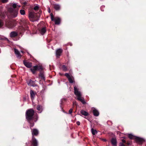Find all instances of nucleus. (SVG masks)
<instances>
[{
	"instance_id": "1",
	"label": "nucleus",
	"mask_w": 146,
	"mask_h": 146,
	"mask_svg": "<svg viewBox=\"0 0 146 146\" xmlns=\"http://www.w3.org/2000/svg\"><path fill=\"white\" fill-rule=\"evenodd\" d=\"M34 114V111L32 109L28 110L26 112V118L29 122L30 124V127H33L34 125V123L33 122L32 123L30 122V121L33 119V116Z\"/></svg>"
},
{
	"instance_id": "2",
	"label": "nucleus",
	"mask_w": 146,
	"mask_h": 146,
	"mask_svg": "<svg viewBox=\"0 0 146 146\" xmlns=\"http://www.w3.org/2000/svg\"><path fill=\"white\" fill-rule=\"evenodd\" d=\"M74 93L75 94L77 97V100L80 101L83 104H84L86 102L83 98L81 97L82 94L80 92L78 91V89L75 86L74 87Z\"/></svg>"
},
{
	"instance_id": "3",
	"label": "nucleus",
	"mask_w": 146,
	"mask_h": 146,
	"mask_svg": "<svg viewBox=\"0 0 146 146\" xmlns=\"http://www.w3.org/2000/svg\"><path fill=\"white\" fill-rule=\"evenodd\" d=\"M29 17L30 20L33 22L37 21L39 20L38 17L33 12H30L29 14Z\"/></svg>"
},
{
	"instance_id": "4",
	"label": "nucleus",
	"mask_w": 146,
	"mask_h": 146,
	"mask_svg": "<svg viewBox=\"0 0 146 146\" xmlns=\"http://www.w3.org/2000/svg\"><path fill=\"white\" fill-rule=\"evenodd\" d=\"M128 135L130 139H132L133 138H135L136 141L140 143H141L144 141L143 139L140 137H135L131 134H128Z\"/></svg>"
},
{
	"instance_id": "5",
	"label": "nucleus",
	"mask_w": 146,
	"mask_h": 146,
	"mask_svg": "<svg viewBox=\"0 0 146 146\" xmlns=\"http://www.w3.org/2000/svg\"><path fill=\"white\" fill-rule=\"evenodd\" d=\"M42 69V67L41 66H35L31 69V70L33 74H35L36 70H41Z\"/></svg>"
},
{
	"instance_id": "6",
	"label": "nucleus",
	"mask_w": 146,
	"mask_h": 146,
	"mask_svg": "<svg viewBox=\"0 0 146 146\" xmlns=\"http://www.w3.org/2000/svg\"><path fill=\"white\" fill-rule=\"evenodd\" d=\"M50 17L52 21H54L55 24L58 25L60 24V20L59 18L56 17L54 19L52 13L50 14Z\"/></svg>"
},
{
	"instance_id": "7",
	"label": "nucleus",
	"mask_w": 146,
	"mask_h": 146,
	"mask_svg": "<svg viewBox=\"0 0 146 146\" xmlns=\"http://www.w3.org/2000/svg\"><path fill=\"white\" fill-rule=\"evenodd\" d=\"M62 52V50L61 48L57 49L56 50V55L57 58H59Z\"/></svg>"
},
{
	"instance_id": "8",
	"label": "nucleus",
	"mask_w": 146,
	"mask_h": 146,
	"mask_svg": "<svg viewBox=\"0 0 146 146\" xmlns=\"http://www.w3.org/2000/svg\"><path fill=\"white\" fill-rule=\"evenodd\" d=\"M65 76L67 78L70 83H73L74 81L73 80V77L71 76L68 73H66Z\"/></svg>"
},
{
	"instance_id": "9",
	"label": "nucleus",
	"mask_w": 146,
	"mask_h": 146,
	"mask_svg": "<svg viewBox=\"0 0 146 146\" xmlns=\"http://www.w3.org/2000/svg\"><path fill=\"white\" fill-rule=\"evenodd\" d=\"M92 110L93 114L94 116H97L99 115V112L95 108H92Z\"/></svg>"
},
{
	"instance_id": "10",
	"label": "nucleus",
	"mask_w": 146,
	"mask_h": 146,
	"mask_svg": "<svg viewBox=\"0 0 146 146\" xmlns=\"http://www.w3.org/2000/svg\"><path fill=\"white\" fill-rule=\"evenodd\" d=\"M31 145L33 146H37L38 142L36 139L33 136Z\"/></svg>"
},
{
	"instance_id": "11",
	"label": "nucleus",
	"mask_w": 146,
	"mask_h": 146,
	"mask_svg": "<svg viewBox=\"0 0 146 146\" xmlns=\"http://www.w3.org/2000/svg\"><path fill=\"white\" fill-rule=\"evenodd\" d=\"M15 53L17 57L18 58H20L21 55L20 54L19 50L15 48H14Z\"/></svg>"
},
{
	"instance_id": "12",
	"label": "nucleus",
	"mask_w": 146,
	"mask_h": 146,
	"mask_svg": "<svg viewBox=\"0 0 146 146\" xmlns=\"http://www.w3.org/2000/svg\"><path fill=\"white\" fill-rule=\"evenodd\" d=\"M27 83L30 86L35 87L36 86L35 84V82L31 80L27 81Z\"/></svg>"
},
{
	"instance_id": "13",
	"label": "nucleus",
	"mask_w": 146,
	"mask_h": 146,
	"mask_svg": "<svg viewBox=\"0 0 146 146\" xmlns=\"http://www.w3.org/2000/svg\"><path fill=\"white\" fill-rule=\"evenodd\" d=\"M18 9L13 10L12 12V15L14 17H16L18 15Z\"/></svg>"
},
{
	"instance_id": "14",
	"label": "nucleus",
	"mask_w": 146,
	"mask_h": 146,
	"mask_svg": "<svg viewBox=\"0 0 146 146\" xmlns=\"http://www.w3.org/2000/svg\"><path fill=\"white\" fill-rule=\"evenodd\" d=\"M23 63L25 66L27 68H29L32 66V63L31 62L24 61Z\"/></svg>"
},
{
	"instance_id": "15",
	"label": "nucleus",
	"mask_w": 146,
	"mask_h": 146,
	"mask_svg": "<svg viewBox=\"0 0 146 146\" xmlns=\"http://www.w3.org/2000/svg\"><path fill=\"white\" fill-rule=\"evenodd\" d=\"M46 31V28L45 27H42L40 30V32L42 35H43Z\"/></svg>"
},
{
	"instance_id": "16",
	"label": "nucleus",
	"mask_w": 146,
	"mask_h": 146,
	"mask_svg": "<svg viewBox=\"0 0 146 146\" xmlns=\"http://www.w3.org/2000/svg\"><path fill=\"white\" fill-rule=\"evenodd\" d=\"M17 35V33L15 31H13L11 32L10 34V35L11 37H14Z\"/></svg>"
},
{
	"instance_id": "17",
	"label": "nucleus",
	"mask_w": 146,
	"mask_h": 146,
	"mask_svg": "<svg viewBox=\"0 0 146 146\" xmlns=\"http://www.w3.org/2000/svg\"><path fill=\"white\" fill-rule=\"evenodd\" d=\"M36 109L38 111V113H41L42 111V106L40 105H38L36 107Z\"/></svg>"
},
{
	"instance_id": "18",
	"label": "nucleus",
	"mask_w": 146,
	"mask_h": 146,
	"mask_svg": "<svg viewBox=\"0 0 146 146\" xmlns=\"http://www.w3.org/2000/svg\"><path fill=\"white\" fill-rule=\"evenodd\" d=\"M15 25L13 22H11L8 23L7 25L8 28H12L15 27Z\"/></svg>"
},
{
	"instance_id": "19",
	"label": "nucleus",
	"mask_w": 146,
	"mask_h": 146,
	"mask_svg": "<svg viewBox=\"0 0 146 146\" xmlns=\"http://www.w3.org/2000/svg\"><path fill=\"white\" fill-rule=\"evenodd\" d=\"M32 133L33 135H36L38 134V131L37 129H33L32 131Z\"/></svg>"
},
{
	"instance_id": "20",
	"label": "nucleus",
	"mask_w": 146,
	"mask_h": 146,
	"mask_svg": "<svg viewBox=\"0 0 146 146\" xmlns=\"http://www.w3.org/2000/svg\"><path fill=\"white\" fill-rule=\"evenodd\" d=\"M30 94L31 95V97L32 100H33L35 96V94L34 93V92L32 90H31L30 91Z\"/></svg>"
},
{
	"instance_id": "21",
	"label": "nucleus",
	"mask_w": 146,
	"mask_h": 146,
	"mask_svg": "<svg viewBox=\"0 0 146 146\" xmlns=\"http://www.w3.org/2000/svg\"><path fill=\"white\" fill-rule=\"evenodd\" d=\"M12 7L13 8V10L16 9H19V8L20 7V6L18 5L17 3H15L13 4Z\"/></svg>"
},
{
	"instance_id": "22",
	"label": "nucleus",
	"mask_w": 146,
	"mask_h": 146,
	"mask_svg": "<svg viewBox=\"0 0 146 146\" xmlns=\"http://www.w3.org/2000/svg\"><path fill=\"white\" fill-rule=\"evenodd\" d=\"M54 8L55 10H58L60 9V7L59 4H55L54 5Z\"/></svg>"
},
{
	"instance_id": "23",
	"label": "nucleus",
	"mask_w": 146,
	"mask_h": 146,
	"mask_svg": "<svg viewBox=\"0 0 146 146\" xmlns=\"http://www.w3.org/2000/svg\"><path fill=\"white\" fill-rule=\"evenodd\" d=\"M111 142L112 144L114 145L115 146L117 144V141L116 139L115 138H112L111 140Z\"/></svg>"
},
{
	"instance_id": "24",
	"label": "nucleus",
	"mask_w": 146,
	"mask_h": 146,
	"mask_svg": "<svg viewBox=\"0 0 146 146\" xmlns=\"http://www.w3.org/2000/svg\"><path fill=\"white\" fill-rule=\"evenodd\" d=\"M80 112L82 115L85 116H87L88 115V112L84 110H81Z\"/></svg>"
},
{
	"instance_id": "25",
	"label": "nucleus",
	"mask_w": 146,
	"mask_h": 146,
	"mask_svg": "<svg viewBox=\"0 0 146 146\" xmlns=\"http://www.w3.org/2000/svg\"><path fill=\"white\" fill-rule=\"evenodd\" d=\"M91 132L93 135H95L97 133V131L96 130L94 129L93 128L91 129Z\"/></svg>"
},
{
	"instance_id": "26",
	"label": "nucleus",
	"mask_w": 146,
	"mask_h": 146,
	"mask_svg": "<svg viewBox=\"0 0 146 146\" xmlns=\"http://www.w3.org/2000/svg\"><path fill=\"white\" fill-rule=\"evenodd\" d=\"M62 70L64 71H66L67 70V68L65 65H62Z\"/></svg>"
},
{
	"instance_id": "27",
	"label": "nucleus",
	"mask_w": 146,
	"mask_h": 146,
	"mask_svg": "<svg viewBox=\"0 0 146 146\" xmlns=\"http://www.w3.org/2000/svg\"><path fill=\"white\" fill-rule=\"evenodd\" d=\"M20 13L21 15H25V12L24 10L21 9L20 10Z\"/></svg>"
},
{
	"instance_id": "28",
	"label": "nucleus",
	"mask_w": 146,
	"mask_h": 146,
	"mask_svg": "<svg viewBox=\"0 0 146 146\" xmlns=\"http://www.w3.org/2000/svg\"><path fill=\"white\" fill-rule=\"evenodd\" d=\"M39 76L42 79L44 80V75L42 73H40V74Z\"/></svg>"
},
{
	"instance_id": "29",
	"label": "nucleus",
	"mask_w": 146,
	"mask_h": 146,
	"mask_svg": "<svg viewBox=\"0 0 146 146\" xmlns=\"http://www.w3.org/2000/svg\"><path fill=\"white\" fill-rule=\"evenodd\" d=\"M38 7L37 6H35L34 8V9L35 10H37L38 9Z\"/></svg>"
},
{
	"instance_id": "30",
	"label": "nucleus",
	"mask_w": 146,
	"mask_h": 146,
	"mask_svg": "<svg viewBox=\"0 0 146 146\" xmlns=\"http://www.w3.org/2000/svg\"><path fill=\"white\" fill-rule=\"evenodd\" d=\"M73 109L72 108H71L70 109V110H69V114H71V113H72Z\"/></svg>"
},
{
	"instance_id": "31",
	"label": "nucleus",
	"mask_w": 146,
	"mask_h": 146,
	"mask_svg": "<svg viewBox=\"0 0 146 146\" xmlns=\"http://www.w3.org/2000/svg\"><path fill=\"white\" fill-rule=\"evenodd\" d=\"M1 1L3 3H6L8 2V0H1Z\"/></svg>"
},
{
	"instance_id": "32",
	"label": "nucleus",
	"mask_w": 146,
	"mask_h": 146,
	"mask_svg": "<svg viewBox=\"0 0 146 146\" xmlns=\"http://www.w3.org/2000/svg\"><path fill=\"white\" fill-rule=\"evenodd\" d=\"M3 25V23L2 21L0 20V27H1Z\"/></svg>"
},
{
	"instance_id": "33",
	"label": "nucleus",
	"mask_w": 146,
	"mask_h": 146,
	"mask_svg": "<svg viewBox=\"0 0 146 146\" xmlns=\"http://www.w3.org/2000/svg\"><path fill=\"white\" fill-rule=\"evenodd\" d=\"M119 146H125L123 143H120Z\"/></svg>"
},
{
	"instance_id": "34",
	"label": "nucleus",
	"mask_w": 146,
	"mask_h": 146,
	"mask_svg": "<svg viewBox=\"0 0 146 146\" xmlns=\"http://www.w3.org/2000/svg\"><path fill=\"white\" fill-rule=\"evenodd\" d=\"M105 7V6H102L101 7V9L102 11H103L104 10H102V8H104Z\"/></svg>"
},
{
	"instance_id": "35",
	"label": "nucleus",
	"mask_w": 146,
	"mask_h": 146,
	"mask_svg": "<svg viewBox=\"0 0 146 146\" xmlns=\"http://www.w3.org/2000/svg\"><path fill=\"white\" fill-rule=\"evenodd\" d=\"M73 105H76V103L75 101H73Z\"/></svg>"
},
{
	"instance_id": "36",
	"label": "nucleus",
	"mask_w": 146,
	"mask_h": 146,
	"mask_svg": "<svg viewBox=\"0 0 146 146\" xmlns=\"http://www.w3.org/2000/svg\"><path fill=\"white\" fill-rule=\"evenodd\" d=\"M76 123L78 125H79L80 124V122L78 121Z\"/></svg>"
},
{
	"instance_id": "37",
	"label": "nucleus",
	"mask_w": 146,
	"mask_h": 146,
	"mask_svg": "<svg viewBox=\"0 0 146 146\" xmlns=\"http://www.w3.org/2000/svg\"><path fill=\"white\" fill-rule=\"evenodd\" d=\"M48 12L49 13L50 12V8H48Z\"/></svg>"
},
{
	"instance_id": "38",
	"label": "nucleus",
	"mask_w": 146,
	"mask_h": 146,
	"mask_svg": "<svg viewBox=\"0 0 146 146\" xmlns=\"http://www.w3.org/2000/svg\"><path fill=\"white\" fill-rule=\"evenodd\" d=\"M122 141L123 143H125V141L124 139H122Z\"/></svg>"
},
{
	"instance_id": "39",
	"label": "nucleus",
	"mask_w": 146,
	"mask_h": 146,
	"mask_svg": "<svg viewBox=\"0 0 146 146\" xmlns=\"http://www.w3.org/2000/svg\"><path fill=\"white\" fill-rule=\"evenodd\" d=\"M103 140L104 141H106V139H104Z\"/></svg>"
},
{
	"instance_id": "40",
	"label": "nucleus",
	"mask_w": 146,
	"mask_h": 146,
	"mask_svg": "<svg viewBox=\"0 0 146 146\" xmlns=\"http://www.w3.org/2000/svg\"><path fill=\"white\" fill-rule=\"evenodd\" d=\"M21 52L22 53H23V51H21Z\"/></svg>"
},
{
	"instance_id": "41",
	"label": "nucleus",
	"mask_w": 146,
	"mask_h": 146,
	"mask_svg": "<svg viewBox=\"0 0 146 146\" xmlns=\"http://www.w3.org/2000/svg\"><path fill=\"white\" fill-rule=\"evenodd\" d=\"M37 120V119L35 121V122H36V121Z\"/></svg>"
},
{
	"instance_id": "42",
	"label": "nucleus",
	"mask_w": 146,
	"mask_h": 146,
	"mask_svg": "<svg viewBox=\"0 0 146 146\" xmlns=\"http://www.w3.org/2000/svg\"><path fill=\"white\" fill-rule=\"evenodd\" d=\"M70 46H71V45H72V44H70Z\"/></svg>"
}]
</instances>
